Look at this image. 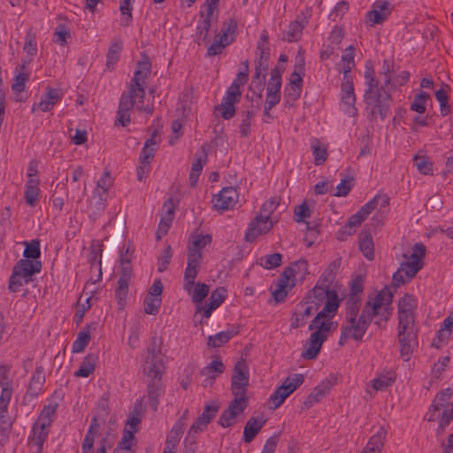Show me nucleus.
I'll list each match as a JSON object with an SVG mask.
<instances>
[{"instance_id": "79ce46f5", "label": "nucleus", "mask_w": 453, "mask_h": 453, "mask_svg": "<svg viewBox=\"0 0 453 453\" xmlns=\"http://www.w3.org/2000/svg\"><path fill=\"white\" fill-rule=\"evenodd\" d=\"M186 415L183 414L173 426L170 433L167 435L165 447L169 448V446H173L174 449H176V445L180 441L184 429L186 427Z\"/></svg>"}, {"instance_id": "412c9836", "label": "nucleus", "mask_w": 453, "mask_h": 453, "mask_svg": "<svg viewBox=\"0 0 453 453\" xmlns=\"http://www.w3.org/2000/svg\"><path fill=\"white\" fill-rule=\"evenodd\" d=\"M157 147V141L155 136L148 139L139 157V165L137 167V179L142 181L150 172V163L154 157V153Z\"/></svg>"}, {"instance_id": "13d9d810", "label": "nucleus", "mask_w": 453, "mask_h": 453, "mask_svg": "<svg viewBox=\"0 0 453 453\" xmlns=\"http://www.w3.org/2000/svg\"><path fill=\"white\" fill-rule=\"evenodd\" d=\"M235 334L236 331H234V329H228L226 331L219 332L208 337L207 344L208 346L212 348L220 347L226 342H227Z\"/></svg>"}, {"instance_id": "0eeeda50", "label": "nucleus", "mask_w": 453, "mask_h": 453, "mask_svg": "<svg viewBox=\"0 0 453 453\" xmlns=\"http://www.w3.org/2000/svg\"><path fill=\"white\" fill-rule=\"evenodd\" d=\"M11 371L7 366H0V442L4 443L7 432L11 427V422L7 418V411L12 396V380Z\"/></svg>"}, {"instance_id": "69168bd1", "label": "nucleus", "mask_w": 453, "mask_h": 453, "mask_svg": "<svg viewBox=\"0 0 453 453\" xmlns=\"http://www.w3.org/2000/svg\"><path fill=\"white\" fill-rule=\"evenodd\" d=\"M278 205L279 201L275 197L270 198L262 204L258 214L261 216L264 215L269 219H279V217L274 213Z\"/></svg>"}, {"instance_id": "8fccbe9b", "label": "nucleus", "mask_w": 453, "mask_h": 453, "mask_svg": "<svg viewBox=\"0 0 453 453\" xmlns=\"http://www.w3.org/2000/svg\"><path fill=\"white\" fill-rule=\"evenodd\" d=\"M311 16V12L309 10L306 11L304 14H303L302 18H298L297 20L292 22L288 30L287 39L288 41L296 40L305 24L308 22V18Z\"/></svg>"}, {"instance_id": "f257e3e1", "label": "nucleus", "mask_w": 453, "mask_h": 453, "mask_svg": "<svg viewBox=\"0 0 453 453\" xmlns=\"http://www.w3.org/2000/svg\"><path fill=\"white\" fill-rule=\"evenodd\" d=\"M344 298V291L337 285L332 288L316 285L313 289L305 296V298L296 305L291 319V326L297 328L303 326L307 319L324 305L319 312H323L329 303H334L335 309L332 313H326L325 319H333L336 315L341 302Z\"/></svg>"}, {"instance_id": "e2e57ef3", "label": "nucleus", "mask_w": 453, "mask_h": 453, "mask_svg": "<svg viewBox=\"0 0 453 453\" xmlns=\"http://www.w3.org/2000/svg\"><path fill=\"white\" fill-rule=\"evenodd\" d=\"M122 50V43L119 42H112L110 46L106 56L107 67L112 68L119 58Z\"/></svg>"}, {"instance_id": "20e7f679", "label": "nucleus", "mask_w": 453, "mask_h": 453, "mask_svg": "<svg viewBox=\"0 0 453 453\" xmlns=\"http://www.w3.org/2000/svg\"><path fill=\"white\" fill-rule=\"evenodd\" d=\"M365 94L364 99L367 108L372 116L379 115L381 119H385L389 109V104H384L378 82L374 77V66L372 61H366L365 65Z\"/></svg>"}, {"instance_id": "f8f14e48", "label": "nucleus", "mask_w": 453, "mask_h": 453, "mask_svg": "<svg viewBox=\"0 0 453 453\" xmlns=\"http://www.w3.org/2000/svg\"><path fill=\"white\" fill-rule=\"evenodd\" d=\"M211 242V235L208 234H196L191 236L188 247L187 267L200 268L203 260V250Z\"/></svg>"}, {"instance_id": "cd10ccee", "label": "nucleus", "mask_w": 453, "mask_h": 453, "mask_svg": "<svg viewBox=\"0 0 453 453\" xmlns=\"http://www.w3.org/2000/svg\"><path fill=\"white\" fill-rule=\"evenodd\" d=\"M163 284L160 280L153 281L147 296L144 299V311L146 314L156 315L162 303Z\"/></svg>"}, {"instance_id": "2f4dec72", "label": "nucleus", "mask_w": 453, "mask_h": 453, "mask_svg": "<svg viewBox=\"0 0 453 453\" xmlns=\"http://www.w3.org/2000/svg\"><path fill=\"white\" fill-rule=\"evenodd\" d=\"M111 184V178L108 172H104L97 180L96 188L89 202L91 208L100 210L103 207V201L105 200L106 193Z\"/></svg>"}, {"instance_id": "b1692460", "label": "nucleus", "mask_w": 453, "mask_h": 453, "mask_svg": "<svg viewBox=\"0 0 453 453\" xmlns=\"http://www.w3.org/2000/svg\"><path fill=\"white\" fill-rule=\"evenodd\" d=\"M150 74V63L147 59L140 61L134 71L133 83L130 87L129 94H131L132 96H137L140 99H143L145 95V81Z\"/></svg>"}, {"instance_id": "1a4fd4ad", "label": "nucleus", "mask_w": 453, "mask_h": 453, "mask_svg": "<svg viewBox=\"0 0 453 453\" xmlns=\"http://www.w3.org/2000/svg\"><path fill=\"white\" fill-rule=\"evenodd\" d=\"M55 409L47 407L42 410L32 428L29 437L30 450L32 453H41L43 443L48 437L49 427L52 421Z\"/></svg>"}, {"instance_id": "a19ab883", "label": "nucleus", "mask_w": 453, "mask_h": 453, "mask_svg": "<svg viewBox=\"0 0 453 453\" xmlns=\"http://www.w3.org/2000/svg\"><path fill=\"white\" fill-rule=\"evenodd\" d=\"M131 278L132 276L130 275L121 274L118 280V286L115 289V297L120 309L124 308L127 303Z\"/></svg>"}, {"instance_id": "423d86ee", "label": "nucleus", "mask_w": 453, "mask_h": 453, "mask_svg": "<svg viewBox=\"0 0 453 453\" xmlns=\"http://www.w3.org/2000/svg\"><path fill=\"white\" fill-rule=\"evenodd\" d=\"M425 252V246L422 243H416L411 251L404 255V260L393 274V280L396 285H403L410 281L423 267Z\"/></svg>"}, {"instance_id": "a211bd4d", "label": "nucleus", "mask_w": 453, "mask_h": 453, "mask_svg": "<svg viewBox=\"0 0 453 453\" xmlns=\"http://www.w3.org/2000/svg\"><path fill=\"white\" fill-rule=\"evenodd\" d=\"M250 382L249 367L245 361L236 363L232 377L231 390L234 397L247 398L246 389Z\"/></svg>"}, {"instance_id": "0e129e2a", "label": "nucleus", "mask_w": 453, "mask_h": 453, "mask_svg": "<svg viewBox=\"0 0 453 453\" xmlns=\"http://www.w3.org/2000/svg\"><path fill=\"white\" fill-rule=\"evenodd\" d=\"M359 248L363 255L369 260L374 257V245L370 234H365L359 241Z\"/></svg>"}, {"instance_id": "f03ea898", "label": "nucleus", "mask_w": 453, "mask_h": 453, "mask_svg": "<svg viewBox=\"0 0 453 453\" xmlns=\"http://www.w3.org/2000/svg\"><path fill=\"white\" fill-rule=\"evenodd\" d=\"M335 309L334 303H329L323 312H319L309 325L311 334L305 341L302 351L304 359H315L319 355L323 343L327 340L332 330L335 328L334 321L325 319L326 313H332Z\"/></svg>"}, {"instance_id": "09e8293b", "label": "nucleus", "mask_w": 453, "mask_h": 453, "mask_svg": "<svg viewBox=\"0 0 453 453\" xmlns=\"http://www.w3.org/2000/svg\"><path fill=\"white\" fill-rule=\"evenodd\" d=\"M25 249L23 250V258L28 261H40L41 257V243L37 239L30 242H24Z\"/></svg>"}, {"instance_id": "473e14b6", "label": "nucleus", "mask_w": 453, "mask_h": 453, "mask_svg": "<svg viewBox=\"0 0 453 453\" xmlns=\"http://www.w3.org/2000/svg\"><path fill=\"white\" fill-rule=\"evenodd\" d=\"M224 371L225 365L222 360L217 357H213L201 371L203 386L207 387L212 385L214 380L222 374Z\"/></svg>"}, {"instance_id": "864d4df0", "label": "nucleus", "mask_w": 453, "mask_h": 453, "mask_svg": "<svg viewBox=\"0 0 453 453\" xmlns=\"http://www.w3.org/2000/svg\"><path fill=\"white\" fill-rule=\"evenodd\" d=\"M96 363V357L94 355H87L81 362L79 369L74 372V376L88 378L94 372Z\"/></svg>"}, {"instance_id": "de8ad7c7", "label": "nucleus", "mask_w": 453, "mask_h": 453, "mask_svg": "<svg viewBox=\"0 0 453 453\" xmlns=\"http://www.w3.org/2000/svg\"><path fill=\"white\" fill-rule=\"evenodd\" d=\"M314 210V203L312 202L303 201L294 209L295 219L297 223H303L309 225L308 219L311 218Z\"/></svg>"}, {"instance_id": "a878e982", "label": "nucleus", "mask_w": 453, "mask_h": 453, "mask_svg": "<svg viewBox=\"0 0 453 453\" xmlns=\"http://www.w3.org/2000/svg\"><path fill=\"white\" fill-rule=\"evenodd\" d=\"M218 411L219 404L216 402L211 401L206 403L203 413L197 417L190 426L188 435L190 436L203 432L214 418Z\"/></svg>"}, {"instance_id": "4be33fe9", "label": "nucleus", "mask_w": 453, "mask_h": 453, "mask_svg": "<svg viewBox=\"0 0 453 453\" xmlns=\"http://www.w3.org/2000/svg\"><path fill=\"white\" fill-rule=\"evenodd\" d=\"M278 220L279 219H269L264 215L257 214L247 227L245 233L246 240L253 242L259 236L268 234Z\"/></svg>"}, {"instance_id": "6ab92c4d", "label": "nucleus", "mask_w": 453, "mask_h": 453, "mask_svg": "<svg viewBox=\"0 0 453 453\" xmlns=\"http://www.w3.org/2000/svg\"><path fill=\"white\" fill-rule=\"evenodd\" d=\"M356 96L354 92L353 78L351 75L343 76L341 90V110L349 117H356L357 109L355 106Z\"/></svg>"}, {"instance_id": "58836bf2", "label": "nucleus", "mask_w": 453, "mask_h": 453, "mask_svg": "<svg viewBox=\"0 0 453 453\" xmlns=\"http://www.w3.org/2000/svg\"><path fill=\"white\" fill-rule=\"evenodd\" d=\"M452 332L453 311L444 319L441 327L437 332L436 339L433 342V345L436 349L441 348L450 339Z\"/></svg>"}, {"instance_id": "7c9ffc66", "label": "nucleus", "mask_w": 453, "mask_h": 453, "mask_svg": "<svg viewBox=\"0 0 453 453\" xmlns=\"http://www.w3.org/2000/svg\"><path fill=\"white\" fill-rule=\"evenodd\" d=\"M400 352L404 361H409L416 346L415 328L398 329Z\"/></svg>"}, {"instance_id": "c9c22d12", "label": "nucleus", "mask_w": 453, "mask_h": 453, "mask_svg": "<svg viewBox=\"0 0 453 453\" xmlns=\"http://www.w3.org/2000/svg\"><path fill=\"white\" fill-rule=\"evenodd\" d=\"M334 381L332 380H324L317 385L313 390L309 394L303 402L305 407L309 408L319 403L324 398L332 389Z\"/></svg>"}, {"instance_id": "6e6d98bb", "label": "nucleus", "mask_w": 453, "mask_h": 453, "mask_svg": "<svg viewBox=\"0 0 453 453\" xmlns=\"http://www.w3.org/2000/svg\"><path fill=\"white\" fill-rule=\"evenodd\" d=\"M311 149L315 165H322L328 156L326 146L322 142L315 139L311 142Z\"/></svg>"}, {"instance_id": "680f3d73", "label": "nucleus", "mask_w": 453, "mask_h": 453, "mask_svg": "<svg viewBox=\"0 0 453 453\" xmlns=\"http://www.w3.org/2000/svg\"><path fill=\"white\" fill-rule=\"evenodd\" d=\"M414 165L419 173L432 175L434 173L433 163L426 156L416 155L413 157Z\"/></svg>"}, {"instance_id": "338daca9", "label": "nucleus", "mask_w": 453, "mask_h": 453, "mask_svg": "<svg viewBox=\"0 0 453 453\" xmlns=\"http://www.w3.org/2000/svg\"><path fill=\"white\" fill-rule=\"evenodd\" d=\"M282 257L280 253H273L268 256L260 257L259 264L262 267L271 270L280 265Z\"/></svg>"}, {"instance_id": "49530a36", "label": "nucleus", "mask_w": 453, "mask_h": 453, "mask_svg": "<svg viewBox=\"0 0 453 453\" xmlns=\"http://www.w3.org/2000/svg\"><path fill=\"white\" fill-rule=\"evenodd\" d=\"M40 187L37 178L28 179L26 184L25 199L29 206H35L39 201Z\"/></svg>"}, {"instance_id": "7ed1b4c3", "label": "nucleus", "mask_w": 453, "mask_h": 453, "mask_svg": "<svg viewBox=\"0 0 453 453\" xmlns=\"http://www.w3.org/2000/svg\"><path fill=\"white\" fill-rule=\"evenodd\" d=\"M393 294L388 287L372 293L362 311L364 317L374 319L376 325L386 323L392 315Z\"/></svg>"}, {"instance_id": "3c124183", "label": "nucleus", "mask_w": 453, "mask_h": 453, "mask_svg": "<svg viewBox=\"0 0 453 453\" xmlns=\"http://www.w3.org/2000/svg\"><path fill=\"white\" fill-rule=\"evenodd\" d=\"M393 382V379L389 375H380L373 380L366 387V392L369 395H373L378 391H382L388 388Z\"/></svg>"}, {"instance_id": "4c0bfd02", "label": "nucleus", "mask_w": 453, "mask_h": 453, "mask_svg": "<svg viewBox=\"0 0 453 453\" xmlns=\"http://www.w3.org/2000/svg\"><path fill=\"white\" fill-rule=\"evenodd\" d=\"M44 381L45 375L42 369H36L30 380L28 388L24 395V401L28 403L35 398L42 392Z\"/></svg>"}, {"instance_id": "774afa93", "label": "nucleus", "mask_w": 453, "mask_h": 453, "mask_svg": "<svg viewBox=\"0 0 453 453\" xmlns=\"http://www.w3.org/2000/svg\"><path fill=\"white\" fill-rule=\"evenodd\" d=\"M212 16L213 15H209V12H206V16L198 22L196 26V35L199 39L205 40L207 37Z\"/></svg>"}, {"instance_id": "37998d69", "label": "nucleus", "mask_w": 453, "mask_h": 453, "mask_svg": "<svg viewBox=\"0 0 453 453\" xmlns=\"http://www.w3.org/2000/svg\"><path fill=\"white\" fill-rule=\"evenodd\" d=\"M386 434V429L382 426L379 427L361 453H380Z\"/></svg>"}, {"instance_id": "c03bdc74", "label": "nucleus", "mask_w": 453, "mask_h": 453, "mask_svg": "<svg viewBox=\"0 0 453 453\" xmlns=\"http://www.w3.org/2000/svg\"><path fill=\"white\" fill-rule=\"evenodd\" d=\"M241 96L226 92L222 99L221 104L218 107L220 110L222 117L226 119H231L235 113V104L240 100Z\"/></svg>"}, {"instance_id": "e433bc0d", "label": "nucleus", "mask_w": 453, "mask_h": 453, "mask_svg": "<svg viewBox=\"0 0 453 453\" xmlns=\"http://www.w3.org/2000/svg\"><path fill=\"white\" fill-rule=\"evenodd\" d=\"M308 262L300 259L292 263L282 273L289 278L296 285L298 281H303L309 273Z\"/></svg>"}, {"instance_id": "5fc2aeb1", "label": "nucleus", "mask_w": 453, "mask_h": 453, "mask_svg": "<svg viewBox=\"0 0 453 453\" xmlns=\"http://www.w3.org/2000/svg\"><path fill=\"white\" fill-rule=\"evenodd\" d=\"M430 102L431 99L429 95L424 91H419L411 102L410 109L418 114H423L426 112Z\"/></svg>"}, {"instance_id": "ea45409f", "label": "nucleus", "mask_w": 453, "mask_h": 453, "mask_svg": "<svg viewBox=\"0 0 453 453\" xmlns=\"http://www.w3.org/2000/svg\"><path fill=\"white\" fill-rule=\"evenodd\" d=\"M265 424L264 416H257L250 418L243 429L242 440L250 442Z\"/></svg>"}, {"instance_id": "9d476101", "label": "nucleus", "mask_w": 453, "mask_h": 453, "mask_svg": "<svg viewBox=\"0 0 453 453\" xmlns=\"http://www.w3.org/2000/svg\"><path fill=\"white\" fill-rule=\"evenodd\" d=\"M198 267H186L183 277V289L196 305V312L203 306V301L210 292V287L203 282H196Z\"/></svg>"}, {"instance_id": "39448f33", "label": "nucleus", "mask_w": 453, "mask_h": 453, "mask_svg": "<svg viewBox=\"0 0 453 453\" xmlns=\"http://www.w3.org/2000/svg\"><path fill=\"white\" fill-rule=\"evenodd\" d=\"M452 390L446 388L436 395L425 418L438 424L437 431L442 432L453 419V402H450Z\"/></svg>"}, {"instance_id": "72a5a7b5", "label": "nucleus", "mask_w": 453, "mask_h": 453, "mask_svg": "<svg viewBox=\"0 0 453 453\" xmlns=\"http://www.w3.org/2000/svg\"><path fill=\"white\" fill-rule=\"evenodd\" d=\"M227 290L224 287H219L215 288L210 296L209 303L207 304H203L202 307L199 308V312H203V316L208 319L212 311H214L226 298Z\"/></svg>"}, {"instance_id": "9b49d317", "label": "nucleus", "mask_w": 453, "mask_h": 453, "mask_svg": "<svg viewBox=\"0 0 453 453\" xmlns=\"http://www.w3.org/2000/svg\"><path fill=\"white\" fill-rule=\"evenodd\" d=\"M303 382L304 375L302 373H293L285 378L270 396L273 408H279Z\"/></svg>"}, {"instance_id": "bb28decb", "label": "nucleus", "mask_w": 453, "mask_h": 453, "mask_svg": "<svg viewBox=\"0 0 453 453\" xmlns=\"http://www.w3.org/2000/svg\"><path fill=\"white\" fill-rule=\"evenodd\" d=\"M294 287L295 284L293 281L281 273V275L270 287V293L272 296L271 302L273 304L283 303Z\"/></svg>"}, {"instance_id": "bf43d9fd", "label": "nucleus", "mask_w": 453, "mask_h": 453, "mask_svg": "<svg viewBox=\"0 0 453 453\" xmlns=\"http://www.w3.org/2000/svg\"><path fill=\"white\" fill-rule=\"evenodd\" d=\"M354 65V49L352 46H349L342 52L341 59V68L343 72V76L350 75L349 72Z\"/></svg>"}, {"instance_id": "f3484780", "label": "nucleus", "mask_w": 453, "mask_h": 453, "mask_svg": "<svg viewBox=\"0 0 453 453\" xmlns=\"http://www.w3.org/2000/svg\"><path fill=\"white\" fill-rule=\"evenodd\" d=\"M371 322L372 320L367 317H364L363 312L357 319L356 318H349L342 328L339 343L343 345L349 338L355 340L362 339Z\"/></svg>"}, {"instance_id": "5701e85b", "label": "nucleus", "mask_w": 453, "mask_h": 453, "mask_svg": "<svg viewBox=\"0 0 453 453\" xmlns=\"http://www.w3.org/2000/svg\"><path fill=\"white\" fill-rule=\"evenodd\" d=\"M134 106L140 111L150 112V108L144 105L143 99H140L137 96H132L131 94L123 95L120 99L118 111V122L121 126L124 127L130 122V116L128 111Z\"/></svg>"}, {"instance_id": "aec40b11", "label": "nucleus", "mask_w": 453, "mask_h": 453, "mask_svg": "<svg viewBox=\"0 0 453 453\" xmlns=\"http://www.w3.org/2000/svg\"><path fill=\"white\" fill-rule=\"evenodd\" d=\"M247 398L234 397L219 418L220 426L226 428L236 424L247 406Z\"/></svg>"}, {"instance_id": "393cba45", "label": "nucleus", "mask_w": 453, "mask_h": 453, "mask_svg": "<svg viewBox=\"0 0 453 453\" xmlns=\"http://www.w3.org/2000/svg\"><path fill=\"white\" fill-rule=\"evenodd\" d=\"M239 200V193L233 187L223 188L213 196L211 203L218 211H225L233 209Z\"/></svg>"}, {"instance_id": "603ef678", "label": "nucleus", "mask_w": 453, "mask_h": 453, "mask_svg": "<svg viewBox=\"0 0 453 453\" xmlns=\"http://www.w3.org/2000/svg\"><path fill=\"white\" fill-rule=\"evenodd\" d=\"M304 75V58L299 56L296 59L295 68L288 79V85L303 87V77Z\"/></svg>"}, {"instance_id": "2eb2a0df", "label": "nucleus", "mask_w": 453, "mask_h": 453, "mask_svg": "<svg viewBox=\"0 0 453 453\" xmlns=\"http://www.w3.org/2000/svg\"><path fill=\"white\" fill-rule=\"evenodd\" d=\"M285 70L284 65H278L271 71L270 80L266 88V99L265 111H269L280 100L281 75Z\"/></svg>"}, {"instance_id": "dca6fc26", "label": "nucleus", "mask_w": 453, "mask_h": 453, "mask_svg": "<svg viewBox=\"0 0 453 453\" xmlns=\"http://www.w3.org/2000/svg\"><path fill=\"white\" fill-rule=\"evenodd\" d=\"M417 303L416 297L410 294H405L398 301V329L406 330L414 328V311L417 307Z\"/></svg>"}, {"instance_id": "c756f323", "label": "nucleus", "mask_w": 453, "mask_h": 453, "mask_svg": "<svg viewBox=\"0 0 453 453\" xmlns=\"http://www.w3.org/2000/svg\"><path fill=\"white\" fill-rule=\"evenodd\" d=\"M391 12V3L389 0H376L372 9L367 13L366 19L370 26L382 23Z\"/></svg>"}, {"instance_id": "6e6552de", "label": "nucleus", "mask_w": 453, "mask_h": 453, "mask_svg": "<svg viewBox=\"0 0 453 453\" xmlns=\"http://www.w3.org/2000/svg\"><path fill=\"white\" fill-rule=\"evenodd\" d=\"M41 261L20 259L13 267L9 288L12 292H21L24 287L33 281L35 274L41 272Z\"/></svg>"}, {"instance_id": "052dcab7", "label": "nucleus", "mask_w": 453, "mask_h": 453, "mask_svg": "<svg viewBox=\"0 0 453 453\" xmlns=\"http://www.w3.org/2000/svg\"><path fill=\"white\" fill-rule=\"evenodd\" d=\"M134 0H120V25L129 26L132 22V10Z\"/></svg>"}, {"instance_id": "c85d7f7f", "label": "nucleus", "mask_w": 453, "mask_h": 453, "mask_svg": "<svg viewBox=\"0 0 453 453\" xmlns=\"http://www.w3.org/2000/svg\"><path fill=\"white\" fill-rule=\"evenodd\" d=\"M63 92L60 89L48 88L46 93L41 97L40 101L32 105V111H50L61 100Z\"/></svg>"}, {"instance_id": "4468645a", "label": "nucleus", "mask_w": 453, "mask_h": 453, "mask_svg": "<svg viewBox=\"0 0 453 453\" xmlns=\"http://www.w3.org/2000/svg\"><path fill=\"white\" fill-rule=\"evenodd\" d=\"M388 205V197L383 194L376 195L372 200L364 204L361 209L353 214L348 220L349 226L357 227L367 218V216L375 209L385 212Z\"/></svg>"}, {"instance_id": "f704fd0d", "label": "nucleus", "mask_w": 453, "mask_h": 453, "mask_svg": "<svg viewBox=\"0 0 453 453\" xmlns=\"http://www.w3.org/2000/svg\"><path fill=\"white\" fill-rule=\"evenodd\" d=\"M97 323L92 322L81 330L76 339L72 344V351L73 353H81L88 345L92 334L96 330Z\"/></svg>"}, {"instance_id": "a18cd8bd", "label": "nucleus", "mask_w": 453, "mask_h": 453, "mask_svg": "<svg viewBox=\"0 0 453 453\" xmlns=\"http://www.w3.org/2000/svg\"><path fill=\"white\" fill-rule=\"evenodd\" d=\"M144 408L145 403L143 400H140L135 403L134 411L127 421L125 430L132 431L134 433L137 432L138 426L141 422V418L144 411Z\"/></svg>"}, {"instance_id": "ddd939ff", "label": "nucleus", "mask_w": 453, "mask_h": 453, "mask_svg": "<svg viewBox=\"0 0 453 453\" xmlns=\"http://www.w3.org/2000/svg\"><path fill=\"white\" fill-rule=\"evenodd\" d=\"M237 23L235 20L230 19L225 23L219 34L215 35L212 43L209 46L207 54L209 56L220 54L234 41Z\"/></svg>"}, {"instance_id": "4d7b16f0", "label": "nucleus", "mask_w": 453, "mask_h": 453, "mask_svg": "<svg viewBox=\"0 0 453 453\" xmlns=\"http://www.w3.org/2000/svg\"><path fill=\"white\" fill-rule=\"evenodd\" d=\"M248 81V65H246L243 70L240 71L229 88L226 92L235 95V96H241V87L244 85Z\"/></svg>"}]
</instances>
